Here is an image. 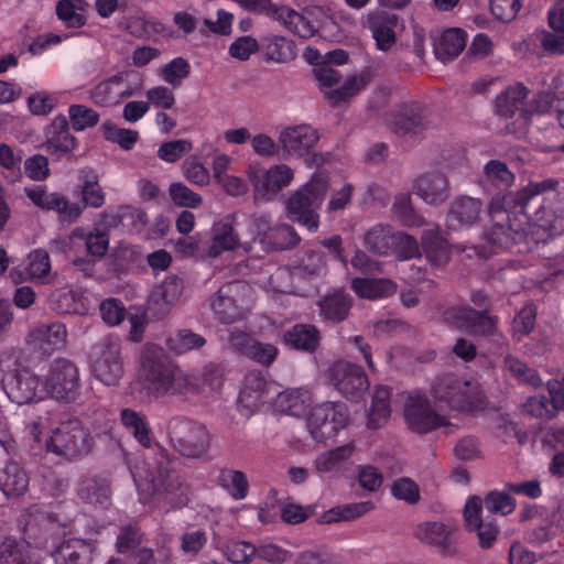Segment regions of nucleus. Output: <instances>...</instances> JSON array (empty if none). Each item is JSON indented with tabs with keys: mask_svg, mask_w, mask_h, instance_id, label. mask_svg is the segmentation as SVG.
<instances>
[{
	"mask_svg": "<svg viewBox=\"0 0 564 564\" xmlns=\"http://www.w3.org/2000/svg\"><path fill=\"white\" fill-rule=\"evenodd\" d=\"M205 345L204 336L187 328L177 330L166 340V346L175 355H184L191 350L200 349Z\"/></svg>",
	"mask_w": 564,
	"mask_h": 564,
	"instance_id": "obj_47",
	"label": "nucleus"
},
{
	"mask_svg": "<svg viewBox=\"0 0 564 564\" xmlns=\"http://www.w3.org/2000/svg\"><path fill=\"white\" fill-rule=\"evenodd\" d=\"M415 193L430 205H441L451 194L447 177L440 172H430L415 181Z\"/></svg>",
	"mask_w": 564,
	"mask_h": 564,
	"instance_id": "obj_25",
	"label": "nucleus"
},
{
	"mask_svg": "<svg viewBox=\"0 0 564 564\" xmlns=\"http://www.w3.org/2000/svg\"><path fill=\"white\" fill-rule=\"evenodd\" d=\"M352 290L361 297L376 300L393 294L395 284L389 279L356 278L351 282Z\"/></svg>",
	"mask_w": 564,
	"mask_h": 564,
	"instance_id": "obj_41",
	"label": "nucleus"
},
{
	"mask_svg": "<svg viewBox=\"0 0 564 564\" xmlns=\"http://www.w3.org/2000/svg\"><path fill=\"white\" fill-rule=\"evenodd\" d=\"M268 393L269 384L264 373L260 370H252L245 376L239 400L247 408H259L265 402Z\"/></svg>",
	"mask_w": 564,
	"mask_h": 564,
	"instance_id": "obj_28",
	"label": "nucleus"
},
{
	"mask_svg": "<svg viewBox=\"0 0 564 564\" xmlns=\"http://www.w3.org/2000/svg\"><path fill=\"white\" fill-rule=\"evenodd\" d=\"M398 15L386 11H375L367 14L364 25L367 26L381 51H388L395 43L394 29L398 24Z\"/></svg>",
	"mask_w": 564,
	"mask_h": 564,
	"instance_id": "obj_23",
	"label": "nucleus"
},
{
	"mask_svg": "<svg viewBox=\"0 0 564 564\" xmlns=\"http://www.w3.org/2000/svg\"><path fill=\"white\" fill-rule=\"evenodd\" d=\"M451 533L452 529L444 523L426 522L419 525L415 535L421 541L446 549Z\"/></svg>",
	"mask_w": 564,
	"mask_h": 564,
	"instance_id": "obj_53",
	"label": "nucleus"
},
{
	"mask_svg": "<svg viewBox=\"0 0 564 564\" xmlns=\"http://www.w3.org/2000/svg\"><path fill=\"white\" fill-rule=\"evenodd\" d=\"M69 119L76 131H83L95 127L99 121V115L84 105H72L68 109Z\"/></svg>",
	"mask_w": 564,
	"mask_h": 564,
	"instance_id": "obj_60",
	"label": "nucleus"
},
{
	"mask_svg": "<svg viewBox=\"0 0 564 564\" xmlns=\"http://www.w3.org/2000/svg\"><path fill=\"white\" fill-rule=\"evenodd\" d=\"M66 335L64 324L52 323L35 328L30 334L28 343L32 350L48 356L64 345Z\"/></svg>",
	"mask_w": 564,
	"mask_h": 564,
	"instance_id": "obj_24",
	"label": "nucleus"
},
{
	"mask_svg": "<svg viewBox=\"0 0 564 564\" xmlns=\"http://www.w3.org/2000/svg\"><path fill=\"white\" fill-rule=\"evenodd\" d=\"M328 189V177L324 173H315L312 178L286 200V215L308 230L318 227L317 209L321 207Z\"/></svg>",
	"mask_w": 564,
	"mask_h": 564,
	"instance_id": "obj_4",
	"label": "nucleus"
},
{
	"mask_svg": "<svg viewBox=\"0 0 564 564\" xmlns=\"http://www.w3.org/2000/svg\"><path fill=\"white\" fill-rule=\"evenodd\" d=\"M147 480L152 494L165 496L171 506L177 507L187 502V488L181 476L172 468V462L164 449L155 457L153 469L149 470Z\"/></svg>",
	"mask_w": 564,
	"mask_h": 564,
	"instance_id": "obj_10",
	"label": "nucleus"
},
{
	"mask_svg": "<svg viewBox=\"0 0 564 564\" xmlns=\"http://www.w3.org/2000/svg\"><path fill=\"white\" fill-rule=\"evenodd\" d=\"M283 343L292 349L314 352L319 345V332L314 325L296 324L283 333Z\"/></svg>",
	"mask_w": 564,
	"mask_h": 564,
	"instance_id": "obj_31",
	"label": "nucleus"
},
{
	"mask_svg": "<svg viewBox=\"0 0 564 564\" xmlns=\"http://www.w3.org/2000/svg\"><path fill=\"white\" fill-rule=\"evenodd\" d=\"M528 95V88L520 83L509 86L495 100L496 113L505 118L513 117L517 111L522 113Z\"/></svg>",
	"mask_w": 564,
	"mask_h": 564,
	"instance_id": "obj_33",
	"label": "nucleus"
},
{
	"mask_svg": "<svg viewBox=\"0 0 564 564\" xmlns=\"http://www.w3.org/2000/svg\"><path fill=\"white\" fill-rule=\"evenodd\" d=\"M404 419L409 427L419 434H426L441 426H447L445 416L438 414L427 397L419 391L404 392Z\"/></svg>",
	"mask_w": 564,
	"mask_h": 564,
	"instance_id": "obj_14",
	"label": "nucleus"
},
{
	"mask_svg": "<svg viewBox=\"0 0 564 564\" xmlns=\"http://www.w3.org/2000/svg\"><path fill=\"white\" fill-rule=\"evenodd\" d=\"M73 235L85 240L86 250L90 257L101 259L109 248V235L106 230L96 228L88 234H84L83 229L77 228Z\"/></svg>",
	"mask_w": 564,
	"mask_h": 564,
	"instance_id": "obj_55",
	"label": "nucleus"
},
{
	"mask_svg": "<svg viewBox=\"0 0 564 564\" xmlns=\"http://www.w3.org/2000/svg\"><path fill=\"white\" fill-rule=\"evenodd\" d=\"M354 452L352 444H345L319 455L315 460V467L318 471L328 473L337 468L343 462L347 460Z\"/></svg>",
	"mask_w": 564,
	"mask_h": 564,
	"instance_id": "obj_56",
	"label": "nucleus"
},
{
	"mask_svg": "<svg viewBox=\"0 0 564 564\" xmlns=\"http://www.w3.org/2000/svg\"><path fill=\"white\" fill-rule=\"evenodd\" d=\"M311 393L305 388L286 389L276 395L275 409L292 416H301L311 405Z\"/></svg>",
	"mask_w": 564,
	"mask_h": 564,
	"instance_id": "obj_32",
	"label": "nucleus"
},
{
	"mask_svg": "<svg viewBox=\"0 0 564 564\" xmlns=\"http://www.w3.org/2000/svg\"><path fill=\"white\" fill-rule=\"evenodd\" d=\"M44 389L53 399L62 402H74L82 390L79 369L67 358H55L44 380Z\"/></svg>",
	"mask_w": 564,
	"mask_h": 564,
	"instance_id": "obj_12",
	"label": "nucleus"
},
{
	"mask_svg": "<svg viewBox=\"0 0 564 564\" xmlns=\"http://www.w3.org/2000/svg\"><path fill=\"white\" fill-rule=\"evenodd\" d=\"M349 421V410L344 402L325 401L312 408L306 425L314 441L326 444L347 427Z\"/></svg>",
	"mask_w": 564,
	"mask_h": 564,
	"instance_id": "obj_7",
	"label": "nucleus"
},
{
	"mask_svg": "<svg viewBox=\"0 0 564 564\" xmlns=\"http://www.w3.org/2000/svg\"><path fill=\"white\" fill-rule=\"evenodd\" d=\"M78 497L86 503L106 508L110 503L109 484L98 477H87L83 479Z\"/></svg>",
	"mask_w": 564,
	"mask_h": 564,
	"instance_id": "obj_38",
	"label": "nucleus"
},
{
	"mask_svg": "<svg viewBox=\"0 0 564 564\" xmlns=\"http://www.w3.org/2000/svg\"><path fill=\"white\" fill-rule=\"evenodd\" d=\"M93 372L106 386H116L123 377L124 367L121 357V340L108 335L96 343L90 352Z\"/></svg>",
	"mask_w": 564,
	"mask_h": 564,
	"instance_id": "obj_11",
	"label": "nucleus"
},
{
	"mask_svg": "<svg viewBox=\"0 0 564 564\" xmlns=\"http://www.w3.org/2000/svg\"><path fill=\"white\" fill-rule=\"evenodd\" d=\"M318 140L317 130L308 124L288 127L279 135L281 159L302 158L315 147Z\"/></svg>",
	"mask_w": 564,
	"mask_h": 564,
	"instance_id": "obj_18",
	"label": "nucleus"
},
{
	"mask_svg": "<svg viewBox=\"0 0 564 564\" xmlns=\"http://www.w3.org/2000/svg\"><path fill=\"white\" fill-rule=\"evenodd\" d=\"M397 232L389 225H376L370 228L364 236V245L366 249L375 254H391Z\"/></svg>",
	"mask_w": 564,
	"mask_h": 564,
	"instance_id": "obj_35",
	"label": "nucleus"
},
{
	"mask_svg": "<svg viewBox=\"0 0 564 564\" xmlns=\"http://www.w3.org/2000/svg\"><path fill=\"white\" fill-rule=\"evenodd\" d=\"M482 501V510L489 514H509L514 510L513 498L502 491H490Z\"/></svg>",
	"mask_w": 564,
	"mask_h": 564,
	"instance_id": "obj_59",
	"label": "nucleus"
},
{
	"mask_svg": "<svg viewBox=\"0 0 564 564\" xmlns=\"http://www.w3.org/2000/svg\"><path fill=\"white\" fill-rule=\"evenodd\" d=\"M122 424L131 431L134 438L143 446L151 447L152 438L150 427L143 415L132 409H122L120 412Z\"/></svg>",
	"mask_w": 564,
	"mask_h": 564,
	"instance_id": "obj_45",
	"label": "nucleus"
},
{
	"mask_svg": "<svg viewBox=\"0 0 564 564\" xmlns=\"http://www.w3.org/2000/svg\"><path fill=\"white\" fill-rule=\"evenodd\" d=\"M138 258L137 250L128 245L120 243L112 249L108 258L109 271L115 275L126 273Z\"/></svg>",
	"mask_w": 564,
	"mask_h": 564,
	"instance_id": "obj_54",
	"label": "nucleus"
},
{
	"mask_svg": "<svg viewBox=\"0 0 564 564\" xmlns=\"http://www.w3.org/2000/svg\"><path fill=\"white\" fill-rule=\"evenodd\" d=\"M261 47L267 59L284 63L296 56L295 46L292 41L284 36L269 35L262 39Z\"/></svg>",
	"mask_w": 564,
	"mask_h": 564,
	"instance_id": "obj_43",
	"label": "nucleus"
},
{
	"mask_svg": "<svg viewBox=\"0 0 564 564\" xmlns=\"http://www.w3.org/2000/svg\"><path fill=\"white\" fill-rule=\"evenodd\" d=\"M46 446L48 452L73 462L90 453L93 437L78 419H72L53 431Z\"/></svg>",
	"mask_w": 564,
	"mask_h": 564,
	"instance_id": "obj_8",
	"label": "nucleus"
},
{
	"mask_svg": "<svg viewBox=\"0 0 564 564\" xmlns=\"http://www.w3.org/2000/svg\"><path fill=\"white\" fill-rule=\"evenodd\" d=\"M319 316L324 321L339 323L347 318L351 299L344 293H334L318 301Z\"/></svg>",
	"mask_w": 564,
	"mask_h": 564,
	"instance_id": "obj_37",
	"label": "nucleus"
},
{
	"mask_svg": "<svg viewBox=\"0 0 564 564\" xmlns=\"http://www.w3.org/2000/svg\"><path fill=\"white\" fill-rule=\"evenodd\" d=\"M82 200L85 206L99 208L105 204V193L99 184L98 174L91 167L79 171Z\"/></svg>",
	"mask_w": 564,
	"mask_h": 564,
	"instance_id": "obj_36",
	"label": "nucleus"
},
{
	"mask_svg": "<svg viewBox=\"0 0 564 564\" xmlns=\"http://www.w3.org/2000/svg\"><path fill=\"white\" fill-rule=\"evenodd\" d=\"M278 14H280L281 18H276L275 20L282 22L288 30L302 39H310L316 32L314 24L310 20L285 6H280Z\"/></svg>",
	"mask_w": 564,
	"mask_h": 564,
	"instance_id": "obj_46",
	"label": "nucleus"
},
{
	"mask_svg": "<svg viewBox=\"0 0 564 564\" xmlns=\"http://www.w3.org/2000/svg\"><path fill=\"white\" fill-rule=\"evenodd\" d=\"M29 488V476L18 463H8L0 469V494L20 497Z\"/></svg>",
	"mask_w": 564,
	"mask_h": 564,
	"instance_id": "obj_34",
	"label": "nucleus"
},
{
	"mask_svg": "<svg viewBox=\"0 0 564 564\" xmlns=\"http://www.w3.org/2000/svg\"><path fill=\"white\" fill-rule=\"evenodd\" d=\"M443 319L446 324L474 337H490L498 333V316L469 305L448 307L443 313Z\"/></svg>",
	"mask_w": 564,
	"mask_h": 564,
	"instance_id": "obj_13",
	"label": "nucleus"
},
{
	"mask_svg": "<svg viewBox=\"0 0 564 564\" xmlns=\"http://www.w3.org/2000/svg\"><path fill=\"white\" fill-rule=\"evenodd\" d=\"M535 43H538L545 54L557 56L564 55V34L553 33L547 30H540L533 34Z\"/></svg>",
	"mask_w": 564,
	"mask_h": 564,
	"instance_id": "obj_64",
	"label": "nucleus"
},
{
	"mask_svg": "<svg viewBox=\"0 0 564 564\" xmlns=\"http://www.w3.org/2000/svg\"><path fill=\"white\" fill-rule=\"evenodd\" d=\"M557 187L558 181L555 178L530 182L518 192L505 195L502 199L506 206L525 215L550 236H558L564 232V217L546 205L551 196H556Z\"/></svg>",
	"mask_w": 564,
	"mask_h": 564,
	"instance_id": "obj_2",
	"label": "nucleus"
},
{
	"mask_svg": "<svg viewBox=\"0 0 564 564\" xmlns=\"http://www.w3.org/2000/svg\"><path fill=\"white\" fill-rule=\"evenodd\" d=\"M464 520L466 529L477 534L480 547L492 546L500 530L492 519L482 517V501L478 496H471L467 500L464 508Z\"/></svg>",
	"mask_w": 564,
	"mask_h": 564,
	"instance_id": "obj_17",
	"label": "nucleus"
},
{
	"mask_svg": "<svg viewBox=\"0 0 564 564\" xmlns=\"http://www.w3.org/2000/svg\"><path fill=\"white\" fill-rule=\"evenodd\" d=\"M248 177L257 193H276L290 184L293 171L286 165H276L268 171L258 165H250Z\"/></svg>",
	"mask_w": 564,
	"mask_h": 564,
	"instance_id": "obj_20",
	"label": "nucleus"
},
{
	"mask_svg": "<svg viewBox=\"0 0 564 564\" xmlns=\"http://www.w3.org/2000/svg\"><path fill=\"white\" fill-rule=\"evenodd\" d=\"M239 238L235 231L234 221L226 220L220 223L215 228L209 254L218 257L225 250H234L238 247Z\"/></svg>",
	"mask_w": 564,
	"mask_h": 564,
	"instance_id": "obj_49",
	"label": "nucleus"
},
{
	"mask_svg": "<svg viewBox=\"0 0 564 564\" xmlns=\"http://www.w3.org/2000/svg\"><path fill=\"white\" fill-rule=\"evenodd\" d=\"M131 74L129 72H120L107 80L99 83L89 91V98L91 101L99 106H108L115 102H118L119 99H116L112 93V85H120L124 82H128Z\"/></svg>",
	"mask_w": 564,
	"mask_h": 564,
	"instance_id": "obj_50",
	"label": "nucleus"
},
{
	"mask_svg": "<svg viewBox=\"0 0 564 564\" xmlns=\"http://www.w3.org/2000/svg\"><path fill=\"white\" fill-rule=\"evenodd\" d=\"M391 494L398 500H403L409 505H415L421 498L419 485L409 477L394 480L391 486Z\"/></svg>",
	"mask_w": 564,
	"mask_h": 564,
	"instance_id": "obj_63",
	"label": "nucleus"
},
{
	"mask_svg": "<svg viewBox=\"0 0 564 564\" xmlns=\"http://www.w3.org/2000/svg\"><path fill=\"white\" fill-rule=\"evenodd\" d=\"M139 378L143 389L155 398L172 397L181 401L199 393L196 379L175 365L165 350L145 344L139 356Z\"/></svg>",
	"mask_w": 564,
	"mask_h": 564,
	"instance_id": "obj_1",
	"label": "nucleus"
},
{
	"mask_svg": "<svg viewBox=\"0 0 564 564\" xmlns=\"http://www.w3.org/2000/svg\"><path fill=\"white\" fill-rule=\"evenodd\" d=\"M55 564H90L93 550L79 539L63 541L52 552Z\"/></svg>",
	"mask_w": 564,
	"mask_h": 564,
	"instance_id": "obj_29",
	"label": "nucleus"
},
{
	"mask_svg": "<svg viewBox=\"0 0 564 564\" xmlns=\"http://www.w3.org/2000/svg\"><path fill=\"white\" fill-rule=\"evenodd\" d=\"M210 308L223 324L242 319L253 305V290L245 281H230L221 285L209 299Z\"/></svg>",
	"mask_w": 564,
	"mask_h": 564,
	"instance_id": "obj_5",
	"label": "nucleus"
},
{
	"mask_svg": "<svg viewBox=\"0 0 564 564\" xmlns=\"http://www.w3.org/2000/svg\"><path fill=\"white\" fill-rule=\"evenodd\" d=\"M328 382L346 399L357 401L369 388L367 375L361 367L345 361H335L326 371Z\"/></svg>",
	"mask_w": 564,
	"mask_h": 564,
	"instance_id": "obj_15",
	"label": "nucleus"
},
{
	"mask_svg": "<svg viewBox=\"0 0 564 564\" xmlns=\"http://www.w3.org/2000/svg\"><path fill=\"white\" fill-rule=\"evenodd\" d=\"M0 564H41V562L26 541L8 536L0 543Z\"/></svg>",
	"mask_w": 564,
	"mask_h": 564,
	"instance_id": "obj_30",
	"label": "nucleus"
},
{
	"mask_svg": "<svg viewBox=\"0 0 564 564\" xmlns=\"http://www.w3.org/2000/svg\"><path fill=\"white\" fill-rule=\"evenodd\" d=\"M503 368L519 383L532 388H539L543 384V380L536 369L512 355H507L503 358Z\"/></svg>",
	"mask_w": 564,
	"mask_h": 564,
	"instance_id": "obj_42",
	"label": "nucleus"
},
{
	"mask_svg": "<svg viewBox=\"0 0 564 564\" xmlns=\"http://www.w3.org/2000/svg\"><path fill=\"white\" fill-rule=\"evenodd\" d=\"M301 238L293 227L289 225L274 226L271 232H268L264 246L269 251H281L295 247Z\"/></svg>",
	"mask_w": 564,
	"mask_h": 564,
	"instance_id": "obj_48",
	"label": "nucleus"
},
{
	"mask_svg": "<svg viewBox=\"0 0 564 564\" xmlns=\"http://www.w3.org/2000/svg\"><path fill=\"white\" fill-rule=\"evenodd\" d=\"M218 484L236 500L246 498L248 494L249 482L243 471L221 469L218 476Z\"/></svg>",
	"mask_w": 564,
	"mask_h": 564,
	"instance_id": "obj_52",
	"label": "nucleus"
},
{
	"mask_svg": "<svg viewBox=\"0 0 564 564\" xmlns=\"http://www.w3.org/2000/svg\"><path fill=\"white\" fill-rule=\"evenodd\" d=\"M482 212L480 199L462 195L454 198L447 212V226L457 230L476 224Z\"/></svg>",
	"mask_w": 564,
	"mask_h": 564,
	"instance_id": "obj_22",
	"label": "nucleus"
},
{
	"mask_svg": "<svg viewBox=\"0 0 564 564\" xmlns=\"http://www.w3.org/2000/svg\"><path fill=\"white\" fill-rule=\"evenodd\" d=\"M11 356L0 359L1 384L10 401L22 405L41 400L45 392L41 378L26 367L11 368Z\"/></svg>",
	"mask_w": 564,
	"mask_h": 564,
	"instance_id": "obj_6",
	"label": "nucleus"
},
{
	"mask_svg": "<svg viewBox=\"0 0 564 564\" xmlns=\"http://www.w3.org/2000/svg\"><path fill=\"white\" fill-rule=\"evenodd\" d=\"M466 45V34L459 29H449L443 32L434 44L435 56L443 61H451L457 57Z\"/></svg>",
	"mask_w": 564,
	"mask_h": 564,
	"instance_id": "obj_39",
	"label": "nucleus"
},
{
	"mask_svg": "<svg viewBox=\"0 0 564 564\" xmlns=\"http://www.w3.org/2000/svg\"><path fill=\"white\" fill-rule=\"evenodd\" d=\"M370 74L364 72L358 76H352L347 79L339 88L325 91L324 96L333 106H338L340 102L348 100L365 89L370 83Z\"/></svg>",
	"mask_w": 564,
	"mask_h": 564,
	"instance_id": "obj_44",
	"label": "nucleus"
},
{
	"mask_svg": "<svg viewBox=\"0 0 564 564\" xmlns=\"http://www.w3.org/2000/svg\"><path fill=\"white\" fill-rule=\"evenodd\" d=\"M484 182L498 189H506L514 182V174L499 160H491L484 166Z\"/></svg>",
	"mask_w": 564,
	"mask_h": 564,
	"instance_id": "obj_51",
	"label": "nucleus"
},
{
	"mask_svg": "<svg viewBox=\"0 0 564 564\" xmlns=\"http://www.w3.org/2000/svg\"><path fill=\"white\" fill-rule=\"evenodd\" d=\"M101 130L106 140L119 144L126 151L131 150L139 138L138 131L119 128L111 121L104 122Z\"/></svg>",
	"mask_w": 564,
	"mask_h": 564,
	"instance_id": "obj_57",
	"label": "nucleus"
},
{
	"mask_svg": "<svg viewBox=\"0 0 564 564\" xmlns=\"http://www.w3.org/2000/svg\"><path fill=\"white\" fill-rule=\"evenodd\" d=\"M189 69L191 66L185 58L176 57L162 67L161 76L173 87H178L189 75Z\"/></svg>",
	"mask_w": 564,
	"mask_h": 564,
	"instance_id": "obj_61",
	"label": "nucleus"
},
{
	"mask_svg": "<svg viewBox=\"0 0 564 564\" xmlns=\"http://www.w3.org/2000/svg\"><path fill=\"white\" fill-rule=\"evenodd\" d=\"M389 126L398 137L415 139L430 127L429 110L419 101L400 104L392 113Z\"/></svg>",
	"mask_w": 564,
	"mask_h": 564,
	"instance_id": "obj_16",
	"label": "nucleus"
},
{
	"mask_svg": "<svg viewBox=\"0 0 564 564\" xmlns=\"http://www.w3.org/2000/svg\"><path fill=\"white\" fill-rule=\"evenodd\" d=\"M508 206L503 204V208H497L495 205L490 207V217L492 225L484 232L485 239L498 247L508 248L521 238L518 229H514L510 224V216L507 212Z\"/></svg>",
	"mask_w": 564,
	"mask_h": 564,
	"instance_id": "obj_21",
	"label": "nucleus"
},
{
	"mask_svg": "<svg viewBox=\"0 0 564 564\" xmlns=\"http://www.w3.org/2000/svg\"><path fill=\"white\" fill-rule=\"evenodd\" d=\"M167 433L174 449L188 458L202 457L210 445L206 427L184 417H172L167 424Z\"/></svg>",
	"mask_w": 564,
	"mask_h": 564,
	"instance_id": "obj_9",
	"label": "nucleus"
},
{
	"mask_svg": "<svg viewBox=\"0 0 564 564\" xmlns=\"http://www.w3.org/2000/svg\"><path fill=\"white\" fill-rule=\"evenodd\" d=\"M184 289L182 279L176 275L167 276L151 293L149 305L155 311L158 317H162L170 311L181 297Z\"/></svg>",
	"mask_w": 564,
	"mask_h": 564,
	"instance_id": "obj_26",
	"label": "nucleus"
},
{
	"mask_svg": "<svg viewBox=\"0 0 564 564\" xmlns=\"http://www.w3.org/2000/svg\"><path fill=\"white\" fill-rule=\"evenodd\" d=\"M257 547L246 541H228L224 553L227 560L234 564H247L256 554Z\"/></svg>",
	"mask_w": 564,
	"mask_h": 564,
	"instance_id": "obj_62",
	"label": "nucleus"
},
{
	"mask_svg": "<svg viewBox=\"0 0 564 564\" xmlns=\"http://www.w3.org/2000/svg\"><path fill=\"white\" fill-rule=\"evenodd\" d=\"M422 246L432 264L440 267L449 261V245L437 230H425L422 236Z\"/></svg>",
	"mask_w": 564,
	"mask_h": 564,
	"instance_id": "obj_40",
	"label": "nucleus"
},
{
	"mask_svg": "<svg viewBox=\"0 0 564 564\" xmlns=\"http://www.w3.org/2000/svg\"><path fill=\"white\" fill-rule=\"evenodd\" d=\"M46 150L51 154L70 153L77 147L76 138L69 132V123L65 116H58L46 128Z\"/></svg>",
	"mask_w": 564,
	"mask_h": 564,
	"instance_id": "obj_27",
	"label": "nucleus"
},
{
	"mask_svg": "<svg viewBox=\"0 0 564 564\" xmlns=\"http://www.w3.org/2000/svg\"><path fill=\"white\" fill-rule=\"evenodd\" d=\"M26 196L37 207L56 212L61 223H74L83 214V207L79 204L70 203L65 196L58 193H47L37 187L26 191Z\"/></svg>",
	"mask_w": 564,
	"mask_h": 564,
	"instance_id": "obj_19",
	"label": "nucleus"
},
{
	"mask_svg": "<svg viewBox=\"0 0 564 564\" xmlns=\"http://www.w3.org/2000/svg\"><path fill=\"white\" fill-rule=\"evenodd\" d=\"M431 393L441 406L457 412H471L482 402L478 384L454 373L437 376L432 382Z\"/></svg>",
	"mask_w": 564,
	"mask_h": 564,
	"instance_id": "obj_3",
	"label": "nucleus"
},
{
	"mask_svg": "<svg viewBox=\"0 0 564 564\" xmlns=\"http://www.w3.org/2000/svg\"><path fill=\"white\" fill-rule=\"evenodd\" d=\"M50 305L59 314H76L80 306L77 294L68 289L54 291L50 296Z\"/></svg>",
	"mask_w": 564,
	"mask_h": 564,
	"instance_id": "obj_58",
	"label": "nucleus"
}]
</instances>
